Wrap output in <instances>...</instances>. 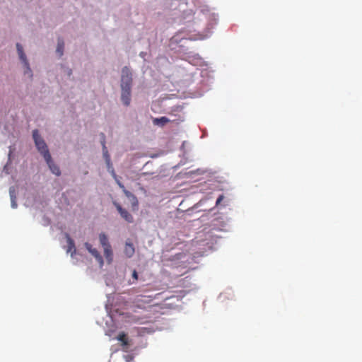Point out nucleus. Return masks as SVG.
<instances>
[{"instance_id":"nucleus-1","label":"nucleus","mask_w":362,"mask_h":362,"mask_svg":"<svg viewBox=\"0 0 362 362\" xmlns=\"http://www.w3.org/2000/svg\"><path fill=\"white\" fill-rule=\"evenodd\" d=\"M33 137L35 144V146L39 151V152L43 156L44 158H45V155L47 152H49L47 148V146L43 139L41 138L39 134V132L37 129H35L33 132Z\"/></svg>"},{"instance_id":"nucleus-2","label":"nucleus","mask_w":362,"mask_h":362,"mask_svg":"<svg viewBox=\"0 0 362 362\" xmlns=\"http://www.w3.org/2000/svg\"><path fill=\"white\" fill-rule=\"evenodd\" d=\"M132 74L129 69L124 66L122 70L121 88H132Z\"/></svg>"},{"instance_id":"nucleus-3","label":"nucleus","mask_w":362,"mask_h":362,"mask_svg":"<svg viewBox=\"0 0 362 362\" xmlns=\"http://www.w3.org/2000/svg\"><path fill=\"white\" fill-rule=\"evenodd\" d=\"M84 245L86 250L95 258L100 266L103 267L104 264V261L103 257L100 255L97 249L93 248L92 245L88 243H86Z\"/></svg>"},{"instance_id":"nucleus-4","label":"nucleus","mask_w":362,"mask_h":362,"mask_svg":"<svg viewBox=\"0 0 362 362\" xmlns=\"http://www.w3.org/2000/svg\"><path fill=\"white\" fill-rule=\"evenodd\" d=\"M16 48H17V52H18L19 58L23 62L24 66L26 68L25 73L30 74L31 73V69H30V68L29 66V64H28V60L26 59V56H25V53L23 52V47L21 46V44L17 43L16 44Z\"/></svg>"},{"instance_id":"nucleus-5","label":"nucleus","mask_w":362,"mask_h":362,"mask_svg":"<svg viewBox=\"0 0 362 362\" xmlns=\"http://www.w3.org/2000/svg\"><path fill=\"white\" fill-rule=\"evenodd\" d=\"M45 160L47 164L48 165L50 170L52 172V173L56 175H59L61 173L60 169L52 161L49 152L46 153Z\"/></svg>"},{"instance_id":"nucleus-6","label":"nucleus","mask_w":362,"mask_h":362,"mask_svg":"<svg viewBox=\"0 0 362 362\" xmlns=\"http://www.w3.org/2000/svg\"><path fill=\"white\" fill-rule=\"evenodd\" d=\"M114 204L119 213L120 216L128 223H132L134 221L133 216L126 209H123L120 204L114 202Z\"/></svg>"},{"instance_id":"nucleus-7","label":"nucleus","mask_w":362,"mask_h":362,"mask_svg":"<svg viewBox=\"0 0 362 362\" xmlns=\"http://www.w3.org/2000/svg\"><path fill=\"white\" fill-rule=\"evenodd\" d=\"M122 95L121 99L124 105L128 106L131 102V88H121Z\"/></svg>"},{"instance_id":"nucleus-8","label":"nucleus","mask_w":362,"mask_h":362,"mask_svg":"<svg viewBox=\"0 0 362 362\" xmlns=\"http://www.w3.org/2000/svg\"><path fill=\"white\" fill-rule=\"evenodd\" d=\"M122 191L125 196L130 199L133 209H136L139 205L136 197L131 192L126 189L125 187L122 189Z\"/></svg>"},{"instance_id":"nucleus-9","label":"nucleus","mask_w":362,"mask_h":362,"mask_svg":"<svg viewBox=\"0 0 362 362\" xmlns=\"http://www.w3.org/2000/svg\"><path fill=\"white\" fill-rule=\"evenodd\" d=\"M101 136H102V139H103V141H102V145H103V156L105 158V161H106V163L108 166V168H112V164H111V162H110V156L108 154V151H107V149L105 146V134H101Z\"/></svg>"},{"instance_id":"nucleus-10","label":"nucleus","mask_w":362,"mask_h":362,"mask_svg":"<svg viewBox=\"0 0 362 362\" xmlns=\"http://www.w3.org/2000/svg\"><path fill=\"white\" fill-rule=\"evenodd\" d=\"M66 238L67 244H68L66 252L68 253L70 252L71 256L73 257L76 254V252L74 241L71 238V237L69 236V234H66Z\"/></svg>"},{"instance_id":"nucleus-11","label":"nucleus","mask_w":362,"mask_h":362,"mask_svg":"<svg viewBox=\"0 0 362 362\" xmlns=\"http://www.w3.org/2000/svg\"><path fill=\"white\" fill-rule=\"evenodd\" d=\"M104 256L108 264H111L113 261V252L112 250V247L109 246L103 248Z\"/></svg>"},{"instance_id":"nucleus-12","label":"nucleus","mask_w":362,"mask_h":362,"mask_svg":"<svg viewBox=\"0 0 362 362\" xmlns=\"http://www.w3.org/2000/svg\"><path fill=\"white\" fill-rule=\"evenodd\" d=\"M135 250L132 243L127 242L125 244L124 252L127 257H132L134 254Z\"/></svg>"},{"instance_id":"nucleus-13","label":"nucleus","mask_w":362,"mask_h":362,"mask_svg":"<svg viewBox=\"0 0 362 362\" xmlns=\"http://www.w3.org/2000/svg\"><path fill=\"white\" fill-rule=\"evenodd\" d=\"M99 241L103 248L111 246L109 243L107 236L103 233H100Z\"/></svg>"},{"instance_id":"nucleus-14","label":"nucleus","mask_w":362,"mask_h":362,"mask_svg":"<svg viewBox=\"0 0 362 362\" xmlns=\"http://www.w3.org/2000/svg\"><path fill=\"white\" fill-rule=\"evenodd\" d=\"M117 339V340H119V341L122 342V346H126L129 344L127 335L124 332H120L118 334Z\"/></svg>"},{"instance_id":"nucleus-15","label":"nucleus","mask_w":362,"mask_h":362,"mask_svg":"<svg viewBox=\"0 0 362 362\" xmlns=\"http://www.w3.org/2000/svg\"><path fill=\"white\" fill-rule=\"evenodd\" d=\"M64 48V42L62 39L58 40L57 47V52L59 54V57L63 55Z\"/></svg>"},{"instance_id":"nucleus-16","label":"nucleus","mask_w":362,"mask_h":362,"mask_svg":"<svg viewBox=\"0 0 362 362\" xmlns=\"http://www.w3.org/2000/svg\"><path fill=\"white\" fill-rule=\"evenodd\" d=\"M169 122H170V119L168 118H167L166 117H161L160 118H156L153 120V123L155 124H161V125H164Z\"/></svg>"},{"instance_id":"nucleus-17","label":"nucleus","mask_w":362,"mask_h":362,"mask_svg":"<svg viewBox=\"0 0 362 362\" xmlns=\"http://www.w3.org/2000/svg\"><path fill=\"white\" fill-rule=\"evenodd\" d=\"M111 173H112V175L113 176L114 179L115 180L117 184L118 185V186L122 189L124 187V186L118 179L113 168H112V170H111Z\"/></svg>"},{"instance_id":"nucleus-18","label":"nucleus","mask_w":362,"mask_h":362,"mask_svg":"<svg viewBox=\"0 0 362 362\" xmlns=\"http://www.w3.org/2000/svg\"><path fill=\"white\" fill-rule=\"evenodd\" d=\"M9 194H10L11 199H16L14 187H11V188H10V189H9Z\"/></svg>"},{"instance_id":"nucleus-19","label":"nucleus","mask_w":362,"mask_h":362,"mask_svg":"<svg viewBox=\"0 0 362 362\" xmlns=\"http://www.w3.org/2000/svg\"><path fill=\"white\" fill-rule=\"evenodd\" d=\"M223 199L224 196L223 194H221L216 200V205L218 206L221 204V202L223 200Z\"/></svg>"},{"instance_id":"nucleus-20","label":"nucleus","mask_w":362,"mask_h":362,"mask_svg":"<svg viewBox=\"0 0 362 362\" xmlns=\"http://www.w3.org/2000/svg\"><path fill=\"white\" fill-rule=\"evenodd\" d=\"M11 206H12V208H13V209L16 208L17 207V203H16V199H11Z\"/></svg>"},{"instance_id":"nucleus-21","label":"nucleus","mask_w":362,"mask_h":362,"mask_svg":"<svg viewBox=\"0 0 362 362\" xmlns=\"http://www.w3.org/2000/svg\"><path fill=\"white\" fill-rule=\"evenodd\" d=\"M132 277L134 279V280H137L138 279V273L136 270H134L133 272H132Z\"/></svg>"}]
</instances>
